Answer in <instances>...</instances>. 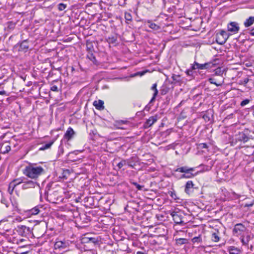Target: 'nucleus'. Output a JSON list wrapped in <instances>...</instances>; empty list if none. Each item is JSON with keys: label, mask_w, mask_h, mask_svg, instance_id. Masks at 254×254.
<instances>
[{"label": "nucleus", "mask_w": 254, "mask_h": 254, "mask_svg": "<svg viewBox=\"0 0 254 254\" xmlns=\"http://www.w3.org/2000/svg\"><path fill=\"white\" fill-rule=\"evenodd\" d=\"M44 173V170L41 166L27 167L24 171V174L31 179H36Z\"/></svg>", "instance_id": "obj_1"}, {"label": "nucleus", "mask_w": 254, "mask_h": 254, "mask_svg": "<svg viewBox=\"0 0 254 254\" xmlns=\"http://www.w3.org/2000/svg\"><path fill=\"white\" fill-rule=\"evenodd\" d=\"M247 230H248V229L244 224L242 223H237L234 225L232 232L234 235L241 236Z\"/></svg>", "instance_id": "obj_2"}, {"label": "nucleus", "mask_w": 254, "mask_h": 254, "mask_svg": "<svg viewBox=\"0 0 254 254\" xmlns=\"http://www.w3.org/2000/svg\"><path fill=\"white\" fill-rule=\"evenodd\" d=\"M174 222L177 224H185L186 222L183 219L184 217V214L180 211H173L171 214Z\"/></svg>", "instance_id": "obj_3"}, {"label": "nucleus", "mask_w": 254, "mask_h": 254, "mask_svg": "<svg viewBox=\"0 0 254 254\" xmlns=\"http://www.w3.org/2000/svg\"><path fill=\"white\" fill-rule=\"evenodd\" d=\"M229 35L227 32L221 30L220 33H217L216 35V41L219 45H223L225 43Z\"/></svg>", "instance_id": "obj_4"}, {"label": "nucleus", "mask_w": 254, "mask_h": 254, "mask_svg": "<svg viewBox=\"0 0 254 254\" xmlns=\"http://www.w3.org/2000/svg\"><path fill=\"white\" fill-rule=\"evenodd\" d=\"M253 235L251 233L247 230L244 234L242 235L240 237V240L242 245L244 246H248L249 242L253 238Z\"/></svg>", "instance_id": "obj_5"}, {"label": "nucleus", "mask_w": 254, "mask_h": 254, "mask_svg": "<svg viewBox=\"0 0 254 254\" xmlns=\"http://www.w3.org/2000/svg\"><path fill=\"white\" fill-rule=\"evenodd\" d=\"M16 231L19 235L23 237H26L31 233L30 228L24 225L18 226Z\"/></svg>", "instance_id": "obj_6"}, {"label": "nucleus", "mask_w": 254, "mask_h": 254, "mask_svg": "<svg viewBox=\"0 0 254 254\" xmlns=\"http://www.w3.org/2000/svg\"><path fill=\"white\" fill-rule=\"evenodd\" d=\"M14 48L15 49L18 48L17 50L19 52H26L29 48L27 40H23L20 43H18L14 46Z\"/></svg>", "instance_id": "obj_7"}, {"label": "nucleus", "mask_w": 254, "mask_h": 254, "mask_svg": "<svg viewBox=\"0 0 254 254\" xmlns=\"http://www.w3.org/2000/svg\"><path fill=\"white\" fill-rule=\"evenodd\" d=\"M208 80L211 84H215L216 86H220L224 82V78L223 77H218L217 78L212 77L209 78Z\"/></svg>", "instance_id": "obj_8"}, {"label": "nucleus", "mask_w": 254, "mask_h": 254, "mask_svg": "<svg viewBox=\"0 0 254 254\" xmlns=\"http://www.w3.org/2000/svg\"><path fill=\"white\" fill-rule=\"evenodd\" d=\"M228 30L234 33H237L239 30L238 24L235 22H231L228 25Z\"/></svg>", "instance_id": "obj_9"}, {"label": "nucleus", "mask_w": 254, "mask_h": 254, "mask_svg": "<svg viewBox=\"0 0 254 254\" xmlns=\"http://www.w3.org/2000/svg\"><path fill=\"white\" fill-rule=\"evenodd\" d=\"M37 185V182L33 181L23 182L22 189L24 190L34 188Z\"/></svg>", "instance_id": "obj_10"}, {"label": "nucleus", "mask_w": 254, "mask_h": 254, "mask_svg": "<svg viewBox=\"0 0 254 254\" xmlns=\"http://www.w3.org/2000/svg\"><path fill=\"white\" fill-rule=\"evenodd\" d=\"M157 120V116H154L149 117V118L147 120V121L144 123V127L145 128L149 127H151L152 125H153Z\"/></svg>", "instance_id": "obj_11"}, {"label": "nucleus", "mask_w": 254, "mask_h": 254, "mask_svg": "<svg viewBox=\"0 0 254 254\" xmlns=\"http://www.w3.org/2000/svg\"><path fill=\"white\" fill-rule=\"evenodd\" d=\"M194 184L191 181H189L185 185V191L188 194H190L193 191Z\"/></svg>", "instance_id": "obj_12"}, {"label": "nucleus", "mask_w": 254, "mask_h": 254, "mask_svg": "<svg viewBox=\"0 0 254 254\" xmlns=\"http://www.w3.org/2000/svg\"><path fill=\"white\" fill-rule=\"evenodd\" d=\"M195 65H196V68H198V69L211 68L214 65V64L211 63H207L203 64L195 63Z\"/></svg>", "instance_id": "obj_13"}, {"label": "nucleus", "mask_w": 254, "mask_h": 254, "mask_svg": "<svg viewBox=\"0 0 254 254\" xmlns=\"http://www.w3.org/2000/svg\"><path fill=\"white\" fill-rule=\"evenodd\" d=\"M74 133L75 132L73 129L71 127H69L67 128L66 132L65 133L64 137L67 140H69L73 137Z\"/></svg>", "instance_id": "obj_14"}, {"label": "nucleus", "mask_w": 254, "mask_h": 254, "mask_svg": "<svg viewBox=\"0 0 254 254\" xmlns=\"http://www.w3.org/2000/svg\"><path fill=\"white\" fill-rule=\"evenodd\" d=\"M54 247L55 249H65L67 247V243L64 241H57Z\"/></svg>", "instance_id": "obj_15"}, {"label": "nucleus", "mask_w": 254, "mask_h": 254, "mask_svg": "<svg viewBox=\"0 0 254 254\" xmlns=\"http://www.w3.org/2000/svg\"><path fill=\"white\" fill-rule=\"evenodd\" d=\"M229 254H241V251L240 249L235 246H230L227 248Z\"/></svg>", "instance_id": "obj_16"}, {"label": "nucleus", "mask_w": 254, "mask_h": 254, "mask_svg": "<svg viewBox=\"0 0 254 254\" xmlns=\"http://www.w3.org/2000/svg\"><path fill=\"white\" fill-rule=\"evenodd\" d=\"M194 171V168H190L188 166H183L181 167L178 168L176 169V172H179L181 173H184L185 174L187 173L188 171Z\"/></svg>", "instance_id": "obj_17"}, {"label": "nucleus", "mask_w": 254, "mask_h": 254, "mask_svg": "<svg viewBox=\"0 0 254 254\" xmlns=\"http://www.w3.org/2000/svg\"><path fill=\"white\" fill-rule=\"evenodd\" d=\"M93 105L98 110H102L104 109V102L102 100H99L95 101L93 102Z\"/></svg>", "instance_id": "obj_18"}, {"label": "nucleus", "mask_w": 254, "mask_h": 254, "mask_svg": "<svg viewBox=\"0 0 254 254\" xmlns=\"http://www.w3.org/2000/svg\"><path fill=\"white\" fill-rule=\"evenodd\" d=\"M237 139L245 143L249 140V137L245 133L240 132Z\"/></svg>", "instance_id": "obj_19"}, {"label": "nucleus", "mask_w": 254, "mask_h": 254, "mask_svg": "<svg viewBox=\"0 0 254 254\" xmlns=\"http://www.w3.org/2000/svg\"><path fill=\"white\" fill-rule=\"evenodd\" d=\"M151 89L154 91V93H153V97H152V99H151L150 102H152L155 100V98L158 93V91L157 89V84L156 83H154L153 84V85L151 87Z\"/></svg>", "instance_id": "obj_20"}, {"label": "nucleus", "mask_w": 254, "mask_h": 254, "mask_svg": "<svg viewBox=\"0 0 254 254\" xmlns=\"http://www.w3.org/2000/svg\"><path fill=\"white\" fill-rule=\"evenodd\" d=\"M193 171H188L187 173H186L185 174H183L181 176V178L189 179V178H191L194 177L197 174V173L193 174L192 173Z\"/></svg>", "instance_id": "obj_21"}, {"label": "nucleus", "mask_w": 254, "mask_h": 254, "mask_svg": "<svg viewBox=\"0 0 254 254\" xmlns=\"http://www.w3.org/2000/svg\"><path fill=\"white\" fill-rule=\"evenodd\" d=\"M211 240L214 242H218L220 238L219 237V232L218 230H215V232L212 234Z\"/></svg>", "instance_id": "obj_22"}, {"label": "nucleus", "mask_w": 254, "mask_h": 254, "mask_svg": "<svg viewBox=\"0 0 254 254\" xmlns=\"http://www.w3.org/2000/svg\"><path fill=\"white\" fill-rule=\"evenodd\" d=\"M254 22V16H251L247 19L244 22V25L246 27L251 26Z\"/></svg>", "instance_id": "obj_23"}, {"label": "nucleus", "mask_w": 254, "mask_h": 254, "mask_svg": "<svg viewBox=\"0 0 254 254\" xmlns=\"http://www.w3.org/2000/svg\"><path fill=\"white\" fill-rule=\"evenodd\" d=\"M23 180L21 179H17L14 180L13 181H12L10 183V187H12V188H15V187L21 183H23Z\"/></svg>", "instance_id": "obj_24"}, {"label": "nucleus", "mask_w": 254, "mask_h": 254, "mask_svg": "<svg viewBox=\"0 0 254 254\" xmlns=\"http://www.w3.org/2000/svg\"><path fill=\"white\" fill-rule=\"evenodd\" d=\"M117 40V37L115 36H111L107 38L106 40L109 44H114Z\"/></svg>", "instance_id": "obj_25"}, {"label": "nucleus", "mask_w": 254, "mask_h": 254, "mask_svg": "<svg viewBox=\"0 0 254 254\" xmlns=\"http://www.w3.org/2000/svg\"><path fill=\"white\" fill-rule=\"evenodd\" d=\"M54 141H55V140H53L50 141L49 143L46 144L45 145L40 147L39 150H46L47 149L50 148V147L52 146V145L54 143Z\"/></svg>", "instance_id": "obj_26"}, {"label": "nucleus", "mask_w": 254, "mask_h": 254, "mask_svg": "<svg viewBox=\"0 0 254 254\" xmlns=\"http://www.w3.org/2000/svg\"><path fill=\"white\" fill-rule=\"evenodd\" d=\"M223 74V71L221 70V68H218L215 69V73L213 76H217L219 77H223L222 75Z\"/></svg>", "instance_id": "obj_27"}, {"label": "nucleus", "mask_w": 254, "mask_h": 254, "mask_svg": "<svg viewBox=\"0 0 254 254\" xmlns=\"http://www.w3.org/2000/svg\"><path fill=\"white\" fill-rule=\"evenodd\" d=\"M176 242L178 245H183L188 243V240L185 238H179L176 240Z\"/></svg>", "instance_id": "obj_28"}, {"label": "nucleus", "mask_w": 254, "mask_h": 254, "mask_svg": "<svg viewBox=\"0 0 254 254\" xmlns=\"http://www.w3.org/2000/svg\"><path fill=\"white\" fill-rule=\"evenodd\" d=\"M191 241L193 244L200 243L202 242V239L200 236L195 237L191 239Z\"/></svg>", "instance_id": "obj_29"}, {"label": "nucleus", "mask_w": 254, "mask_h": 254, "mask_svg": "<svg viewBox=\"0 0 254 254\" xmlns=\"http://www.w3.org/2000/svg\"><path fill=\"white\" fill-rule=\"evenodd\" d=\"M125 18L127 21V22L128 23L127 21H131L132 20L131 15L130 13L126 12L125 13Z\"/></svg>", "instance_id": "obj_30"}, {"label": "nucleus", "mask_w": 254, "mask_h": 254, "mask_svg": "<svg viewBox=\"0 0 254 254\" xmlns=\"http://www.w3.org/2000/svg\"><path fill=\"white\" fill-rule=\"evenodd\" d=\"M30 213L32 215H36L39 213V209L38 207H35L30 210Z\"/></svg>", "instance_id": "obj_31"}, {"label": "nucleus", "mask_w": 254, "mask_h": 254, "mask_svg": "<svg viewBox=\"0 0 254 254\" xmlns=\"http://www.w3.org/2000/svg\"><path fill=\"white\" fill-rule=\"evenodd\" d=\"M175 83L179 82L180 81V76L179 75L174 74L172 77Z\"/></svg>", "instance_id": "obj_32"}, {"label": "nucleus", "mask_w": 254, "mask_h": 254, "mask_svg": "<svg viewBox=\"0 0 254 254\" xmlns=\"http://www.w3.org/2000/svg\"><path fill=\"white\" fill-rule=\"evenodd\" d=\"M66 7V5L63 3H60L58 4V9L60 11H62L64 10Z\"/></svg>", "instance_id": "obj_33"}, {"label": "nucleus", "mask_w": 254, "mask_h": 254, "mask_svg": "<svg viewBox=\"0 0 254 254\" xmlns=\"http://www.w3.org/2000/svg\"><path fill=\"white\" fill-rule=\"evenodd\" d=\"M127 121L120 120L116 122L117 126L126 125L128 123Z\"/></svg>", "instance_id": "obj_34"}, {"label": "nucleus", "mask_w": 254, "mask_h": 254, "mask_svg": "<svg viewBox=\"0 0 254 254\" xmlns=\"http://www.w3.org/2000/svg\"><path fill=\"white\" fill-rule=\"evenodd\" d=\"M127 165V161L125 160H122L120 162H119L118 165H117V166L120 168L121 169V168H122L124 165Z\"/></svg>", "instance_id": "obj_35"}, {"label": "nucleus", "mask_w": 254, "mask_h": 254, "mask_svg": "<svg viewBox=\"0 0 254 254\" xmlns=\"http://www.w3.org/2000/svg\"><path fill=\"white\" fill-rule=\"evenodd\" d=\"M89 243H92L94 244H96L98 242V240L97 238H92V237H88Z\"/></svg>", "instance_id": "obj_36"}, {"label": "nucleus", "mask_w": 254, "mask_h": 254, "mask_svg": "<svg viewBox=\"0 0 254 254\" xmlns=\"http://www.w3.org/2000/svg\"><path fill=\"white\" fill-rule=\"evenodd\" d=\"M149 27L150 28L154 29V30H158L159 28V27L158 25H157L156 24H155L154 23H151L149 24Z\"/></svg>", "instance_id": "obj_37"}, {"label": "nucleus", "mask_w": 254, "mask_h": 254, "mask_svg": "<svg viewBox=\"0 0 254 254\" xmlns=\"http://www.w3.org/2000/svg\"><path fill=\"white\" fill-rule=\"evenodd\" d=\"M87 49L89 52H91L93 50V46L91 43H87L86 45Z\"/></svg>", "instance_id": "obj_38"}, {"label": "nucleus", "mask_w": 254, "mask_h": 254, "mask_svg": "<svg viewBox=\"0 0 254 254\" xmlns=\"http://www.w3.org/2000/svg\"><path fill=\"white\" fill-rule=\"evenodd\" d=\"M250 101V100L249 99H245L241 102L240 105L241 106L244 107L245 105H246L247 104H248V103H249Z\"/></svg>", "instance_id": "obj_39"}, {"label": "nucleus", "mask_w": 254, "mask_h": 254, "mask_svg": "<svg viewBox=\"0 0 254 254\" xmlns=\"http://www.w3.org/2000/svg\"><path fill=\"white\" fill-rule=\"evenodd\" d=\"M132 185H133L134 186L136 187V188L138 190H141L143 187V186H141L139 184H138L137 183H135V182H132L131 183Z\"/></svg>", "instance_id": "obj_40"}, {"label": "nucleus", "mask_w": 254, "mask_h": 254, "mask_svg": "<svg viewBox=\"0 0 254 254\" xmlns=\"http://www.w3.org/2000/svg\"><path fill=\"white\" fill-rule=\"evenodd\" d=\"M198 147L199 148L203 149V148H207L208 145L205 143H201L198 144Z\"/></svg>", "instance_id": "obj_41"}, {"label": "nucleus", "mask_w": 254, "mask_h": 254, "mask_svg": "<svg viewBox=\"0 0 254 254\" xmlns=\"http://www.w3.org/2000/svg\"><path fill=\"white\" fill-rule=\"evenodd\" d=\"M82 243H89L88 237L85 236L81 239Z\"/></svg>", "instance_id": "obj_42"}, {"label": "nucleus", "mask_w": 254, "mask_h": 254, "mask_svg": "<svg viewBox=\"0 0 254 254\" xmlns=\"http://www.w3.org/2000/svg\"><path fill=\"white\" fill-rule=\"evenodd\" d=\"M0 201L1 203L4 204L6 207H8V202L5 198L2 197V198L1 199Z\"/></svg>", "instance_id": "obj_43"}, {"label": "nucleus", "mask_w": 254, "mask_h": 254, "mask_svg": "<svg viewBox=\"0 0 254 254\" xmlns=\"http://www.w3.org/2000/svg\"><path fill=\"white\" fill-rule=\"evenodd\" d=\"M186 73L189 76L193 75V71L190 68L187 69L186 71Z\"/></svg>", "instance_id": "obj_44"}, {"label": "nucleus", "mask_w": 254, "mask_h": 254, "mask_svg": "<svg viewBox=\"0 0 254 254\" xmlns=\"http://www.w3.org/2000/svg\"><path fill=\"white\" fill-rule=\"evenodd\" d=\"M63 174H64L63 178H65V179H67L66 175L67 174H68V175L69 174V171L68 170H66L65 171H64Z\"/></svg>", "instance_id": "obj_45"}, {"label": "nucleus", "mask_w": 254, "mask_h": 254, "mask_svg": "<svg viewBox=\"0 0 254 254\" xmlns=\"http://www.w3.org/2000/svg\"><path fill=\"white\" fill-rule=\"evenodd\" d=\"M213 164H214V163L212 161L210 166H206V168L205 169V170H206V171L210 170L211 169L212 166H213Z\"/></svg>", "instance_id": "obj_46"}, {"label": "nucleus", "mask_w": 254, "mask_h": 254, "mask_svg": "<svg viewBox=\"0 0 254 254\" xmlns=\"http://www.w3.org/2000/svg\"><path fill=\"white\" fill-rule=\"evenodd\" d=\"M14 188H12V187H10V183L9 185L8 189V192L11 194L13 191Z\"/></svg>", "instance_id": "obj_47"}, {"label": "nucleus", "mask_w": 254, "mask_h": 254, "mask_svg": "<svg viewBox=\"0 0 254 254\" xmlns=\"http://www.w3.org/2000/svg\"><path fill=\"white\" fill-rule=\"evenodd\" d=\"M51 90L53 91L57 92L58 91V87L56 85H54L51 87Z\"/></svg>", "instance_id": "obj_48"}, {"label": "nucleus", "mask_w": 254, "mask_h": 254, "mask_svg": "<svg viewBox=\"0 0 254 254\" xmlns=\"http://www.w3.org/2000/svg\"><path fill=\"white\" fill-rule=\"evenodd\" d=\"M10 150V146L7 145L5 147V150L3 151V152L2 153H6L8 152Z\"/></svg>", "instance_id": "obj_49"}, {"label": "nucleus", "mask_w": 254, "mask_h": 254, "mask_svg": "<svg viewBox=\"0 0 254 254\" xmlns=\"http://www.w3.org/2000/svg\"><path fill=\"white\" fill-rule=\"evenodd\" d=\"M195 63H196V62H194V64H191V67H190V69L193 70H194V69H198V68H196V65H195Z\"/></svg>", "instance_id": "obj_50"}, {"label": "nucleus", "mask_w": 254, "mask_h": 254, "mask_svg": "<svg viewBox=\"0 0 254 254\" xmlns=\"http://www.w3.org/2000/svg\"><path fill=\"white\" fill-rule=\"evenodd\" d=\"M127 165L128 166L131 168H133V165L128 161H127Z\"/></svg>", "instance_id": "obj_51"}, {"label": "nucleus", "mask_w": 254, "mask_h": 254, "mask_svg": "<svg viewBox=\"0 0 254 254\" xmlns=\"http://www.w3.org/2000/svg\"><path fill=\"white\" fill-rule=\"evenodd\" d=\"M124 125H121V126H118V127L120 129H126L127 128L123 126Z\"/></svg>", "instance_id": "obj_52"}, {"label": "nucleus", "mask_w": 254, "mask_h": 254, "mask_svg": "<svg viewBox=\"0 0 254 254\" xmlns=\"http://www.w3.org/2000/svg\"><path fill=\"white\" fill-rule=\"evenodd\" d=\"M6 92L4 90L0 91V95H6Z\"/></svg>", "instance_id": "obj_53"}, {"label": "nucleus", "mask_w": 254, "mask_h": 254, "mask_svg": "<svg viewBox=\"0 0 254 254\" xmlns=\"http://www.w3.org/2000/svg\"><path fill=\"white\" fill-rule=\"evenodd\" d=\"M234 195L236 196V198H239L240 197V195L236 194L235 192H233Z\"/></svg>", "instance_id": "obj_54"}, {"label": "nucleus", "mask_w": 254, "mask_h": 254, "mask_svg": "<svg viewBox=\"0 0 254 254\" xmlns=\"http://www.w3.org/2000/svg\"><path fill=\"white\" fill-rule=\"evenodd\" d=\"M203 118L205 120H206L207 119H208V121L209 120V119L207 115H203Z\"/></svg>", "instance_id": "obj_55"}, {"label": "nucleus", "mask_w": 254, "mask_h": 254, "mask_svg": "<svg viewBox=\"0 0 254 254\" xmlns=\"http://www.w3.org/2000/svg\"><path fill=\"white\" fill-rule=\"evenodd\" d=\"M250 34L252 36H254V28L251 30Z\"/></svg>", "instance_id": "obj_56"}, {"label": "nucleus", "mask_w": 254, "mask_h": 254, "mask_svg": "<svg viewBox=\"0 0 254 254\" xmlns=\"http://www.w3.org/2000/svg\"><path fill=\"white\" fill-rule=\"evenodd\" d=\"M136 254H145L144 253L142 252H140V251H138L136 253Z\"/></svg>", "instance_id": "obj_57"}, {"label": "nucleus", "mask_w": 254, "mask_h": 254, "mask_svg": "<svg viewBox=\"0 0 254 254\" xmlns=\"http://www.w3.org/2000/svg\"><path fill=\"white\" fill-rule=\"evenodd\" d=\"M248 81H249V79H248V78L245 79L244 80V82H245V83H246H246H248Z\"/></svg>", "instance_id": "obj_58"}, {"label": "nucleus", "mask_w": 254, "mask_h": 254, "mask_svg": "<svg viewBox=\"0 0 254 254\" xmlns=\"http://www.w3.org/2000/svg\"><path fill=\"white\" fill-rule=\"evenodd\" d=\"M90 56H91V57H93V59H95V57H94V56H93V54H91Z\"/></svg>", "instance_id": "obj_59"}, {"label": "nucleus", "mask_w": 254, "mask_h": 254, "mask_svg": "<svg viewBox=\"0 0 254 254\" xmlns=\"http://www.w3.org/2000/svg\"><path fill=\"white\" fill-rule=\"evenodd\" d=\"M24 241V240H23V239H21V240H20V241H21V242H22V241Z\"/></svg>", "instance_id": "obj_60"}, {"label": "nucleus", "mask_w": 254, "mask_h": 254, "mask_svg": "<svg viewBox=\"0 0 254 254\" xmlns=\"http://www.w3.org/2000/svg\"><path fill=\"white\" fill-rule=\"evenodd\" d=\"M204 166L203 165L201 164V165H200V166Z\"/></svg>", "instance_id": "obj_61"}, {"label": "nucleus", "mask_w": 254, "mask_h": 254, "mask_svg": "<svg viewBox=\"0 0 254 254\" xmlns=\"http://www.w3.org/2000/svg\"><path fill=\"white\" fill-rule=\"evenodd\" d=\"M253 115H254V112H253Z\"/></svg>", "instance_id": "obj_62"}]
</instances>
